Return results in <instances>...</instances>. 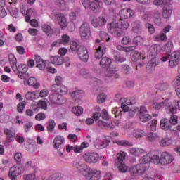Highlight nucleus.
<instances>
[{
	"instance_id": "nucleus-1",
	"label": "nucleus",
	"mask_w": 180,
	"mask_h": 180,
	"mask_svg": "<svg viewBox=\"0 0 180 180\" xmlns=\"http://www.w3.org/2000/svg\"><path fill=\"white\" fill-rule=\"evenodd\" d=\"M124 160H126V153L124 152L121 151L117 155L115 164L120 172H122V174L129 172L131 176H139V175L144 174L146 171L148 169V167L143 164L136 165L129 168L124 163Z\"/></svg>"
},
{
	"instance_id": "nucleus-2",
	"label": "nucleus",
	"mask_w": 180,
	"mask_h": 180,
	"mask_svg": "<svg viewBox=\"0 0 180 180\" xmlns=\"http://www.w3.org/2000/svg\"><path fill=\"white\" fill-rule=\"evenodd\" d=\"M119 15L120 16V19L115 20L107 25L108 32L112 34H114L115 37H122L123 30H127V29H129V22L123 20L129 19V18H130L127 9L124 8L120 11Z\"/></svg>"
},
{
	"instance_id": "nucleus-3",
	"label": "nucleus",
	"mask_w": 180,
	"mask_h": 180,
	"mask_svg": "<svg viewBox=\"0 0 180 180\" xmlns=\"http://www.w3.org/2000/svg\"><path fill=\"white\" fill-rule=\"evenodd\" d=\"M70 49L72 51H77L79 58H80L83 63H88L89 55L88 54V49H86V47L81 46L79 42L73 41H70Z\"/></svg>"
},
{
	"instance_id": "nucleus-4",
	"label": "nucleus",
	"mask_w": 180,
	"mask_h": 180,
	"mask_svg": "<svg viewBox=\"0 0 180 180\" xmlns=\"http://www.w3.org/2000/svg\"><path fill=\"white\" fill-rule=\"evenodd\" d=\"M178 124V116L175 115H172L169 119L163 118L160 120V129L162 130L170 131H174V133H178L176 129H172V124L174 126Z\"/></svg>"
},
{
	"instance_id": "nucleus-5",
	"label": "nucleus",
	"mask_w": 180,
	"mask_h": 180,
	"mask_svg": "<svg viewBox=\"0 0 180 180\" xmlns=\"http://www.w3.org/2000/svg\"><path fill=\"white\" fill-rule=\"evenodd\" d=\"M172 0H154L153 4L157 6L164 5L162 17L165 19H168L172 14V4H169Z\"/></svg>"
},
{
	"instance_id": "nucleus-6",
	"label": "nucleus",
	"mask_w": 180,
	"mask_h": 180,
	"mask_svg": "<svg viewBox=\"0 0 180 180\" xmlns=\"http://www.w3.org/2000/svg\"><path fill=\"white\" fill-rule=\"evenodd\" d=\"M82 172L84 176H86L88 180H101V171L94 170L89 167Z\"/></svg>"
},
{
	"instance_id": "nucleus-7",
	"label": "nucleus",
	"mask_w": 180,
	"mask_h": 180,
	"mask_svg": "<svg viewBox=\"0 0 180 180\" xmlns=\"http://www.w3.org/2000/svg\"><path fill=\"white\" fill-rule=\"evenodd\" d=\"M79 32L82 40H88L91 37V26L88 22L83 23L80 26Z\"/></svg>"
},
{
	"instance_id": "nucleus-8",
	"label": "nucleus",
	"mask_w": 180,
	"mask_h": 180,
	"mask_svg": "<svg viewBox=\"0 0 180 180\" xmlns=\"http://www.w3.org/2000/svg\"><path fill=\"white\" fill-rule=\"evenodd\" d=\"M83 158L89 164H96L99 160V154L96 153H86L83 155Z\"/></svg>"
},
{
	"instance_id": "nucleus-9",
	"label": "nucleus",
	"mask_w": 180,
	"mask_h": 180,
	"mask_svg": "<svg viewBox=\"0 0 180 180\" xmlns=\"http://www.w3.org/2000/svg\"><path fill=\"white\" fill-rule=\"evenodd\" d=\"M49 99L51 103H54V105H63L66 100L64 98L63 95L58 93H53L49 96Z\"/></svg>"
},
{
	"instance_id": "nucleus-10",
	"label": "nucleus",
	"mask_w": 180,
	"mask_h": 180,
	"mask_svg": "<svg viewBox=\"0 0 180 180\" xmlns=\"http://www.w3.org/2000/svg\"><path fill=\"white\" fill-rule=\"evenodd\" d=\"M108 22V18H105L103 15H101L98 18H94L91 19V23L94 26V27H102V26H105Z\"/></svg>"
},
{
	"instance_id": "nucleus-11",
	"label": "nucleus",
	"mask_w": 180,
	"mask_h": 180,
	"mask_svg": "<svg viewBox=\"0 0 180 180\" xmlns=\"http://www.w3.org/2000/svg\"><path fill=\"white\" fill-rule=\"evenodd\" d=\"M174 161V156L168 152H163L160 157L161 165H168Z\"/></svg>"
},
{
	"instance_id": "nucleus-12",
	"label": "nucleus",
	"mask_w": 180,
	"mask_h": 180,
	"mask_svg": "<svg viewBox=\"0 0 180 180\" xmlns=\"http://www.w3.org/2000/svg\"><path fill=\"white\" fill-rule=\"evenodd\" d=\"M110 143V139H101L100 138L97 139L94 142V146L97 150H101L102 148H106Z\"/></svg>"
},
{
	"instance_id": "nucleus-13",
	"label": "nucleus",
	"mask_w": 180,
	"mask_h": 180,
	"mask_svg": "<svg viewBox=\"0 0 180 180\" xmlns=\"http://www.w3.org/2000/svg\"><path fill=\"white\" fill-rule=\"evenodd\" d=\"M179 55H178V53L176 52H173L171 54L170 59L169 61V67L170 68H175L178 64H179Z\"/></svg>"
},
{
	"instance_id": "nucleus-14",
	"label": "nucleus",
	"mask_w": 180,
	"mask_h": 180,
	"mask_svg": "<svg viewBox=\"0 0 180 180\" xmlns=\"http://www.w3.org/2000/svg\"><path fill=\"white\" fill-rule=\"evenodd\" d=\"M131 27L134 33H136V34H141L143 32V27L140 20L134 21L131 23Z\"/></svg>"
},
{
	"instance_id": "nucleus-15",
	"label": "nucleus",
	"mask_w": 180,
	"mask_h": 180,
	"mask_svg": "<svg viewBox=\"0 0 180 180\" xmlns=\"http://www.w3.org/2000/svg\"><path fill=\"white\" fill-rule=\"evenodd\" d=\"M135 56H133V60L136 63V70L139 68H141V67H144V62L141 61V55L139 51H136L134 52Z\"/></svg>"
},
{
	"instance_id": "nucleus-16",
	"label": "nucleus",
	"mask_w": 180,
	"mask_h": 180,
	"mask_svg": "<svg viewBox=\"0 0 180 180\" xmlns=\"http://www.w3.org/2000/svg\"><path fill=\"white\" fill-rule=\"evenodd\" d=\"M4 133L6 134L7 139L5 141L4 144L5 146H8L9 143H12L15 139V133L12 131V130L9 129H4Z\"/></svg>"
},
{
	"instance_id": "nucleus-17",
	"label": "nucleus",
	"mask_w": 180,
	"mask_h": 180,
	"mask_svg": "<svg viewBox=\"0 0 180 180\" xmlns=\"http://www.w3.org/2000/svg\"><path fill=\"white\" fill-rule=\"evenodd\" d=\"M55 18L56 19H57L62 29H65V27H67V18H65L63 14H61V13L56 14Z\"/></svg>"
},
{
	"instance_id": "nucleus-18",
	"label": "nucleus",
	"mask_w": 180,
	"mask_h": 180,
	"mask_svg": "<svg viewBox=\"0 0 180 180\" xmlns=\"http://www.w3.org/2000/svg\"><path fill=\"white\" fill-rule=\"evenodd\" d=\"M18 175H20L19 170L16 168V165H14L10 169L8 176L11 180H18Z\"/></svg>"
},
{
	"instance_id": "nucleus-19",
	"label": "nucleus",
	"mask_w": 180,
	"mask_h": 180,
	"mask_svg": "<svg viewBox=\"0 0 180 180\" xmlns=\"http://www.w3.org/2000/svg\"><path fill=\"white\" fill-rule=\"evenodd\" d=\"M153 21L154 23L157 25V26H160L161 25V11L158 9L154 10L153 11Z\"/></svg>"
},
{
	"instance_id": "nucleus-20",
	"label": "nucleus",
	"mask_w": 180,
	"mask_h": 180,
	"mask_svg": "<svg viewBox=\"0 0 180 180\" xmlns=\"http://www.w3.org/2000/svg\"><path fill=\"white\" fill-rule=\"evenodd\" d=\"M101 4L100 3L91 1L87 6V9H90L91 12H94V13H97V12H99V10L101 9Z\"/></svg>"
},
{
	"instance_id": "nucleus-21",
	"label": "nucleus",
	"mask_w": 180,
	"mask_h": 180,
	"mask_svg": "<svg viewBox=\"0 0 180 180\" xmlns=\"http://www.w3.org/2000/svg\"><path fill=\"white\" fill-rule=\"evenodd\" d=\"M174 105V107L172 104H168V108H166L170 113H176L177 109L180 110V101H175Z\"/></svg>"
},
{
	"instance_id": "nucleus-22",
	"label": "nucleus",
	"mask_w": 180,
	"mask_h": 180,
	"mask_svg": "<svg viewBox=\"0 0 180 180\" xmlns=\"http://www.w3.org/2000/svg\"><path fill=\"white\" fill-rule=\"evenodd\" d=\"M96 51L95 52L94 56L97 60H100V58H102L103 57V54L106 53V50L105 48H102V45H99V46L96 49Z\"/></svg>"
},
{
	"instance_id": "nucleus-23",
	"label": "nucleus",
	"mask_w": 180,
	"mask_h": 180,
	"mask_svg": "<svg viewBox=\"0 0 180 180\" xmlns=\"http://www.w3.org/2000/svg\"><path fill=\"white\" fill-rule=\"evenodd\" d=\"M148 141H160V135L158 134L149 132L146 134Z\"/></svg>"
},
{
	"instance_id": "nucleus-24",
	"label": "nucleus",
	"mask_w": 180,
	"mask_h": 180,
	"mask_svg": "<svg viewBox=\"0 0 180 180\" xmlns=\"http://www.w3.org/2000/svg\"><path fill=\"white\" fill-rule=\"evenodd\" d=\"M111 64L112 59L106 56L103 57L100 60V65L102 67V68H107L108 67H110V65H112Z\"/></svg>"
},
{
	"instance_id": "nucleus-25",
	"label": "nucleus",
	"mask_w": 180,
	"mask_h": 180,
	"mask_svg": "<svg viewBox=\"0 0 180 180\" xmlns=\"http://www.w3.org/2000/svg\"><path fill=\"white\" fill-rule=\"evenodd\" d=\"M74 167L79 169V172L80 174H82L84 175L83 171H86L89 168L85 163L82 162H77L74 165Z\"/></svg>"
},
{
	"instance_id": "nucleus-26",
	"label": "nucleus",
	"mask_w": 180,
	"mask_h": 180,
	"mask_svg": "<svg viewBox=\"0 0 180 180\" xmlns=\"http://www.w3.org/2000/svg\"><path fill=\"white\" fill-rule=\"evenodd\" d=\"M51 63L55 65H61L64 63V58L62 56H51Z\"/></svg>"
},
{
	"instance_id": "nucleus-27",
	"label": "nucleus",
	"mask_w": 180,
	"mask_h": 180,
	"mask_svg": "<svg viewBox=\"0 0 180 180\" xmlns=\"http://www.w3.org/2000/svg\"><path fill=\"white\" fill-rule=\"evenodd\" d=\"M98 126L99 127H101V129H105L108 130H112V129H115V125L112 124H108V122H105L104 121L99 120L98 122Z\"/></svg>"
},
{
	"instance_id": "nucleus-28",
	"label": "nucleus",
	"mask_w": 180,
	"mask_h": 180,
	"mask_svg": "<svg viewBox=\"0 0 180 180\" xmlns=\"http://www.w3.org/2000/svg\"><path fill=\"white\" fill-rule=\"evenodd\" d=\"M117 71V68L111 65L107 67V70L105 72V77H113V75L115 74Z\"/></svg>"
},
{
	"instance_id": "nucleus-29",
	"label": "nucleus",
	"mask_w": 180,
	"mask_h": 180,
	"mask_svg": "<svg viewBox=\"0 0 180 180\" xmlns=\"http://www.w3.org/2000/svg\"><path fill=\"white\" fill-rule=\"evenodd\" d=\"M64 143V138L61 136H56L53 141V147L57 150Z\"/></svg>"
},
{
	"instance_id": "nucleus-30",
	"label": "nucleus",
	"mask_w": 180,
	"mask_h": 180,
	"mask_svg": "<svg viewBox=\"0 0 180 180\" xmlns=\"http://www.w3.org/2000/svg\"><path fill=\"white\" fill-rule=\"evenodd\" d=\"M133 136L135 139H143L146 136V132H144V129H135L133 131Z\"/></svg>"
},
{
	"instance_id": "nucleus-31",
	"label": "nucleus",
	"mask_w": 180,
	"mask_h": 180,
	"mask_svg": "<svg viewBox=\"0 0 180 180\" xmlns=\"http://www.w3.org/2000/svg\"><path fill=\"white\" fill-rule=\"evenodd\" d=\"M42 30L46 33V36H52V34H54V30L47 24L42 25Z\"/></svg>"
},
{
	"instance_id": "nucleus-32",
	"label": "nucleus",
	"mask_w": 180,
	"mask_h": 180,
	"mask_svg": "<svg viewBox=\"0 0 180 180\" xmlns=\"http://www.w3.org/2000/svg\"><path fill=\"white\" fill-rule=\"evenodd\" d=\"M172 144V141L168 136L163 137L160 141L161 147H168Z\"/></svg>"
},
{
	"instance_id": "nucleus-33",
	"label": "nucleus",
	"mask_w": 180,
	"mask_h": 180,
	"mask_svg": "<svg viewBox=\"0 0 180 180\" xmlns=\"http://www.w3.org/2000/svg\"><path fill=\"white\" fill-rule=\"evenodd\" d=\"M15 68L17 72L20 74H26V72H27V70H29V68L25 64H20L18 65H18H15Z\"/></svg>"
},
{
	"instance_id": "nucleus-34",
	"label": "nucleus",
	"mask_w": 180,
	"mask_h": 180,
	"mask_svg": "<svg viewBox=\"0 0 180 180\" xmlns=\"http://www.w3.org/2000/svg\"><path fill=\"white\" fill-rule=\"evenodd\" d=\"M129 152L132 155L135 157H140L141 154H144V150L141 148H132L129 149Z\"/></svg>"
},
{
	"instance_id": "nucleus-35",
	"label": "nucleus",
	"mask_w": 180,
	"mask_h": 180,
	"mask_svg": "<svg viewBox=\"0 0 180 180\" xmlns=\"http://www.w3.org/2000/svg\"><path fill=\"white\" fill-rule=\"evenodd\" d=\"M139 161L141 162L140 164H142L143 165H146V164L151 162V153L145 155Z\"/></svg>"
},
{
	"instance_id": "nucleus-36",
	"label": "nucleus",
	"mask_w": 180,
	"mask_h": 180,
	"mask_svg": "<svg viewBox=\"0 0 180 180\" xmlns=\"http://www.w3.org/2000/svg\"><path fill=\"white\" fill-rule=\"evenodd\" d=\"M121 108H122L123 112H129V110H139L138 107H130L124 103H122Z\"/></svg>"
},
{
	"instance_id": "nucleus-37",
	"label": "nucleus",
	"mask_w": 180,
	"mask_h": 180,
	"mask_svg": "<svg viewBox=\"0 0 180 180\" xmlns=\"http://www.w3.org/2000/svg\"><path fill=\"white\" fill-rule=\"evenodd\" d=\"M8 61L10 63V65L11 67H16L18 64V60L16 59V57H15V55L11 53L8 55Z\"/></svg>"
},
{
	"instance_id": "nucleus-38",
	"label": "nucleus",
	"mask_w": 180,
	"mask_h": 180,
	"mask_svg": "<svg viewBox=\"0 0 180 180\" xmlns=\"http://www.w3.org/2000/svg\"><path fill=\"white\" fill-rule=\"evenodd\" d=\"M71 96L75 99V101H77V99H81V98H82V90H76L72 91Z\"/></svg>"
},
{
	"instance_id": "nucleus-39",
	"label": "nucleus",
	"mask_w": 180,
	"mask_h": 180,
	"mask_svg": "<svg viewBox=\"0 0 180 180\" xmlns=\"http://www.w3.org/2000/svg\"><path fill=\"white\" fill-rule=\"evenodd\" d=\"M150 162L158 165V164H161V158H160L158 155H153L150 153Z\"/></svg>"
},
{
	"instance_id": "nucleus-40",
	"label": "nucleus",
	"mask_w": 180,
	"mask_h": 180,
	"mask_svg": "<svg viewBox=\"0 0 180 180\" xmlns=\"http://www.w3.org/2000/svg\"><path fill=\"white\" fill-rule=\"evenodd\" d=\"M162 106H165L166 108H168V105H167V103L165 102L153 103L152 104V108L153 109H155V110H160V109L162 108Z\"/></svg>"
},
{
	"instance_id": "nucleus-41",
	"label": "nucleus",
	"mask_w": 180,
	"mask_h": 180,
	"mask_svg": "<svg viewBox=\"0 0 180 180\" xmlns=\"http://www.w3.org/2000/svg\"><path fill=\"white\" fill-rule=\"evenodd\" d=\"M174 47V44L171 41H167L165 46L164 50L166 51V53L171 54V51H172V49Z\"/></svg>"
},
{
	"instance_id": "nucleus-42",
	"label": "nucleus",
	"mask_w": 180,
	"mask_h": 180,
	"mask_svg": "<svg viewBox=\"0 0 180 180\" xmlns=\"http://www.w3.org/2000/svg\"><path fill=\"white\" fill-rule=\"evenodd\" d=\"M55 4L58 9H60V11H65L66 6L64 0H56Z\"/></svg>"
},
{
	"instance_id": "nucleus-43",
	"label": "nucleus",
	"mask_w": 180,
	"mask_h": 180,
	"mask_svg": "<svg viewBox=\"0 0 180 180\" xmlns=\"http://www.w3.org/2000/svg\"><path fill=\"white\" fill-rule=\"evenodd\" d=\"M115 143L118 146H123L124 147H133V143L126 140L116 141Z\"/></svg>"
},
{
	"instance_id": "nucleus-44",
	"label": "nucleus",
	"mask_w": 180,
	"mask_h": 180,
	"mask_svg": "<svg viewBox=\"0 0 180 180\" xmlns=\"http://www.w3.org/2000/svg\"><path fill=\"white\" fill-rule=\"evenodd\" d=\"M72 111L76 116H81L84 112V109L81 106H76L72 108Z\"/></svg>"
},
{
	"instance_id": "nucleus-45",
	"label": "nucleus",
	"mask_w": 180,
	"mask_h": 180,
	"mask_svg": "<svg viewBox=\"0 0 180 180\" xmlns=\"http://www.w3.org/2000/svg\"><path fill=\"white\" fill-rule=\"evenodd\" d=\"M157 120H153L148 123V128L152 130V131H155L157 130Z\"/></svg>"
},
{
	"instance_id": "nucleus-46",
	"label": "nucleus",
	"mask_w": 180,
	"mask_h": 180,
	"mask_svg": "<svg viewBox=\"0 0 180 180\" xmlns=\"http://www.w3.org/2000/svg\"><path fill=\"white\" fill-rule=\"evenodd\" d=\"M153 39H155V41H165V40H167V35L164 33L159 34L155 35Z\"/></svg>"
},
{
	"instance_id": "nucleus-47",
	"label": "nucleus",
	"mask_w": 180,
	"mask_h": 180,
	"mask_svg": "<svg viewBox=\"0 0 180 180\" xmlns=\"http://www.w3.org/2000/svg\"><path fill=\"white\" fill-rule=\"evenodd\" d=\"M139 119L142 123H146V122H148L153 119V116H151L150 114L142 115H139Z\"/></svg>"
},
{
	"instance_id": "nucleus-48",
	"label": "nucleus",
	"mask_w": 180,
	"mask_h": 180,
	"mask_svg": "<svg viewBox=\"0 0 180 180\" xmlns=\"http://www.w3.org/2000/svg\"><path fill=\"white\" fill-rule=\"evenodd\" d=\"M178 72L179 75L176 77V78L172 82V86H174V88H177V86H180V66L178 68Z\"/></svg>"
},
{
	"instance_id": "nucleus-49",
	"label": "nucleus",
	"mask_w": 180,
	"mask_h": 180,
	"mask_svg": "<svg viewBox=\"0 0 180 180\" xmlns=\"http://www.w3.org/2000/svg\"><path fill=\"white\" fill-rule=\"evenodd\" d=\"M54 127H56V121L54 120H49L47 123V130L48 131H53L54 130Z\"/></svg>"
},
{
	"instance_id": "nucleus-50",
	"label": "nucleus",
	"mask_w": 180,
	"mask_h": 180,
	"mask_svg": "<svg viewBox=\"0 0 180 180\" xmlns=\"http://www.w3.org/2000/svg\"><path fill=\"white\" fill-rule=\"evenodd\" d=\"M144 42V39L141 36H136L133 39V43L136 46H141L142 43Z\"/></svg>"
},
{
	"instance_id": "nucleus-51",
	"label": "nucleus",
	"mask_w": 180,
	"mask_h": 180,
	"mask_svg": "<svg viewBox=\"0 0 180 180\" xmlns=\"http://www.w3.org/2000/svg\"><path fill=\"white\" fill-rule=\"evenodd\" d=\"M145 27L148 29V33H150V34H154V33H155V28L153 24L146 22L145 24Z\"/></svg>"
},
{
	"instance_id": "nucleus-52",
	"label": "nucleus",
	"mask_w": 180,
	"mask_h": 180,
	"mask_svg": "<svg viewBox=\"0 0 180 180\" xmlns=\"http://www.w3.org/2000/svg\"><path fill=\"white\" fill-rule=\"evenodd\" d=\"M168 86H169V85L168 83L165 82L158 83L156 85L157 89H160V91H165L166 89H168Z\"/></svg>"
},
{
	"instance_id": "nucleus-53",
	"label": "nucleus",
	"mask_w": 180,
	"mask_h": 180,
	"mask_svg": "<svg viewBox=\"0 0 180 180\" xmlns=\"http://www.w3.org/2000/svg\"><path fill=\"white\" fill-rule=\"evenodd\" d=\"M37 96H38L36 94V92H34V91H33V92L28 91L25 95V98L28 101H33V99H36V98H37Z\"/></svg>"
},
{
	"instance_id": "nucleus-54",
	"label": "nucleus",
	"mask_w": 180,
	"mask_h": 180,
	"mask_svg": "<svg viewBox=\"0 0 180 180\" xmlns=\"http://www.w3.org/2000/svg\"><path fill=\"white\" fill-rule=\"evenodd\" d=\"M10 14L13 16V18H19V10L16 8H11L9 9Z\"/></svg>"
},
{
	"instance_id": "nucleus-55",
	"label": "nucleus",
	"mask_w": 180,
	"mask_h": 180,
	"mask_svg": "<svg viewBox=\"0 0 180 180\" xmlns=\"http://www.w3.org/2000/svg\"><path fill=\"white\" fill-rule=\"evenodd\" d=\"M137 103V101H136V98L134 97H131L129 99L125 100V105H127V106H133V105H136Z\"/></svg>"
},
{
	"instance_id": "nucleus-56",
	"label": "nucleus",
	"mask_w": 180,
	"mask_h": 180,
	"mask_svg": "<svg viewBox=\"0 0 180 180\" xmlns=\"http://www.w3.org/2000/svg\"><path fill=\"white\" fill-rule=\"evenodd\" d=\"M106 99V97L105 96V94L101 93L97 96V102L98 103H103Z\"/></svg>"
},
{
	"instance_id": "nucleus-57",
	"label": "nucleus",
	"mask_w": 180,
	"mask_h": 180,
	"mask_svg": "<svg viewBox=\"0 0 180 180\" xmlns=\"http://www.w3.org/2000/svg\"><path fill=\"white\" fill-rule=\"evenodd\" d=\"M80 74L84 77V78H91V73H89V71L86 70V69L82 70L80 71Z\"/></svg>"
},
{
	"instance_id": "nucleus-58",
	"label": "nucleus",
	"mask_w": 180,
	"mask_h": 180,
	"mask_svg": "<svg viewBox=\"0 0 180 180\" xmlns=\"http://www.w3.org/2000/svg\"><path fill=\"white\" fill-rule=\"evenodd\" d=\"M26 106V103L20 102L18 105H17V110L20 113H22L23 112L25 107Z\"/></svg>"
},
{
	"instance_id": "nucleus-59",
	"label": "nucleus",
	"mask_w": 180,
	"mask_h": 180,
	"mask_svg": "<svg viewBox=\"0 0 180 180\" xmlns=\"http://www.w3.org/2000/svg\"><path fill=\"white\" fill-rule=\"evenodd\" d=\"M49 180H61V174L55 173L49 178Z\"/></svg>"
},
{
	"instance_id": "nucleus-60",
	"label": "nucleus",
	"mask_w": 180,
	"mask_h": 180,
	"mask_svg": "<svg viewBox=\"0 0 180 180\" xmlns=\"http://www.w3.org/2000/svg\"><path fill=\"white\" fill-rule=\"evenodd\" d=\"M122 43L124 46H127V44H131V39L129 37H124L122 39Z\"/></svg>"
},
{
	"instance_id": "nucleus-61",
	"label": "nucleus",
	"mask_w": 180,
	"mask_h": 180,
	"mask_svg": "<svg viewBox=\"0 0 180 180\" xmlns=\"http://www.w3.org/2000/svg\"><path fill=\"white\" fill-rule=\"evenodd\" d=\"M51 91L54 92V94H58V91H60V84H53L51 86Z\"/></svg>"
},
{
	"instance_id": "nucleus-62",
	"label": "nucleus",
	"mask_w": 180,
	"mask_h": 180,
	"mask_svg": "<svg viewBox=\"0 0 180 180\" xmlns=\"http://www.w3.org/2000/svg\"><path fill=\"white\" fill-rule=\"evenodd\" d=\"M115 61H118V63H124L126 61V58L123 57L120 54H117L115 56Z\"/></svg>"
},
{
	"instance_id": "nucleus-63",
	"label": "nucleus",
	"mask_w": 180,
	"mask_h": 180,
	"mask_svg": "<svg viewBox=\"0 0 180 180\" xmlns=\"http://www.w3.org/2000/svg\"><path fill=\"white\" fill-rule=\"evenodd\" d=\"M122 68L123 70L124 74H130V66H129V65L127 64H124L122 65Z\"/></svg>"
},
{
	"instance_id": "nucleus-64",
	"label": "nucleus",
	"mask_w": 180,
	"mask_h": 180,
	"mask_svg": "<svg viewBox=\"0 0 180 180\" xmlns=\"http://www.w3.org/2000/svg\"><path fill=\"white\" fill-rule=\"evenodd\" d=\"M25 180H35L36 175L34 174H26L24 176Z\"/></svg>"
}]
</instances>
